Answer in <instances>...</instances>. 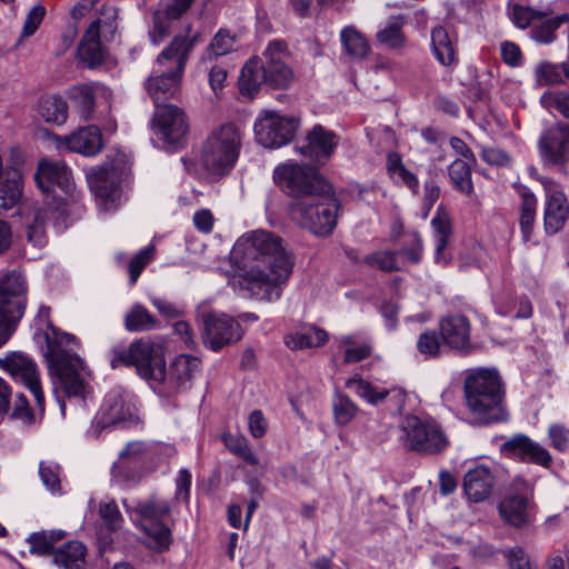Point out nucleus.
<instances>
[{"instance_id":"1","label":"nucleus","mask_w":569,"mask_h":569,"mask_svg":"<svg viewBox=\"0 0 569 569\" xmlns=\"http://www.w3.org/2000/svg\"><path fill=\"white\" fill-rule=\"evenodd\" d=\"M231 288L246 298L274 302L293 269V257L282 240L264 230H253L238 238L230 253Z\"/></svg>"},{"instance_id":"2","label":"nucleus","mask_w":569,"mask_h":569,"mask_svg":"<svg viewBox=\"0 0 569 569\" xmlns=\"http://www.w3.org/2000/svg\"><path fill=\"white\" fill-rule=\"evenodd\" d=\"M110 363L112 368L134 366L140 377L154 382L167 380L176 390L189 388L201 368L199 358L179 355L167 375L162 346L142 339L134 341L127 349L114 351Z\"/></svg>"},{"instance_id":"3","label":"nucleus","mask_w":569,"mask_h":569,"mask_svg":"<svg viewBox=\"0 0 569 569\" xmlns=\"http://www.w3.org/2000/svg\"><path fill=\"white\" fill-rule=\"evenodd\" d=\"M199 40L200 32L187 24L158 54L146 82V89L156 106H161V101L174 97L179 90L187 61Z\"/></svg>"},{"instance_id":"4","label":"nucleus","mask_w":569,"mask_h":569,"mask_svg":"<svg viewBox=\"0 0 569 569\" xmlns=\"http://www.w3.org/2000/svg\"><path fill=\"white\" fill-rule=\"evenodd\" d=\"M466 406L476 423L487 425L507 418L505 391L496 370L475 369L463 383Z\"/></svg>"},{"instance_id":"5","label":"nucleus","mask_w":569,"mask_h":569,"mask_svg":"<svg viewBox=\"0 0 569 569\" xmlns=\"http://www.w3.org/2000/svg\"><path fill=\"white\" fill-rule=\"evenodd\" d=\"M287 46L281 40L268 43L262 58L250 59L242 68L239 78L240 92L253 97L262 83L273 89L288 88L293 72L286 62Z\"/></svg>"},{"instance_id":"6","label":"nucleus","mask_w":569,"mask_h":569,"mask_svg":"<svg viewBox=\"0 0 569 569\" xmlns=\"http://www.w3.org/2000/svg\"><path fill=\"white\" fill-rule=\"evenodd\" d=\"M339 207L340 202L331 186L328 193L292 200L289 214L292 221L312 233L328 236L336 228Z\"/></svg>"},{"instance_id":"7","label":"nucleus","mask_w":569,"mask_h":569,"mask_svg":"<svg viewBox=\"0 0 569 569\" xmlns=\"http://www.w3.org/2000/svg\"><path fill=\"white\" fill-rule=\"evenodd\" d=\"M241 149L240 130L232 123L214 128L203 141L199 163L213 176H221L236 164Z\"/></svg>"},{"instance_id":"8","label":"nucleus","mask_w":569,"mask_h":569,"mask_svg":"<svg viewBox=\"0 0 569 569\" xmlns=\"http://www.w3.org/2000/svg\"><path fill=\"white\" fill-rule=\"evenodd\" d=\"M28 295L26 276L19 270H0V348L21 320Z\"/></svg>"},{"instance_id":"9","label":"nucleus","mask_w":569,"mask_h":569,"mask_svg":"<svg viewBox=\"0 0 569 569\" xmlns=\"http://www.w3.org/2000/svg\"><path fill=\"white\" fill-rule=\"evenodd\" d=\"M118 20L119 10L112 6H104L88 26L78 46V58L88 68H96L104 61L106 43L114 39Z\"/></svg>"},{"instance_id":"10","label":"nucleus","mask_w":569,"mask_h":569,"mask_svg":"<svg viewBox=\"0 0 569 569\" xmlns=\"http://www.w3.org/2000/svg\"><path fill=\"white\" fill-rule=\"evenodd\" d=\"M46 357L50 369L57 376L60 386L68 397L84 398L87 383L84 380L86 367L76 353L61 347L59 338L47 336Z\"/></svg>"},{"instance_id":"11","label":"nucleus","mask_w":569,"mask_h":569,"mask_svg":"<svg viewBox=\"0 0 569 569\" xmlns=\"http://www.w3.org/2000/svg\"><path fill=\"white\" fill-rule=\"evenodd\" d=\"M274 181L295 199L328 193L331 184L312 167L284 163L276 168Z\"/></svg>"},{"instance_id":"12","label":"nucleus","mask_w":569,"mask_h":569,"mask_svg":"<svg viewBox=\"0 0 569 569\" xmlns=\"http://www.w3.org/2000/svg\"><path fill=\"white\" fill-rule=\"evenodd\" d=\"M401 439L410 450L421 453H438L449 446L442 428L433 420L407 416L401 422Z\"/></svg>"},{"instance_id":"13","label":"nucleus","mask_w":569,"mask_h":569,"mask_svg":"<svg viewBox=\"0 0 569 569\" xmlns=\"http://www.w3.org/2000/svg\"><path fill=\"white\" fill-rule=\"evenodd\" d=\"M299 120L270 110H263L254 121L256 140L264 148L277 149L288 144L297 133Z\"/></svg>"},{"instance_id":"14","label":"nucleus","mask_w":569,"mask_h":569,"mask_svg":"<svg viewBox=\"0 0 569 569\" xmlns=\"http://www.w3.org/2000/svg\"><path fill=\"white\" fill-rule=\"evenodd\" d=\"M203 345L212 351L236 343L242 337L239 322L227 313L208 311L199 315Z\"/></svg>"},{"instance_id":"15","label":"nucleus","mask_w":569,"mask_h":569,"mask_svg":"<svg viewBox=\"0 0 569 569\" xmlns=\"http://www.w3.org/2000/svg\"><path fill=\"white\" fill-rule=\"evenodd\" d=\"M134 511L144 521L151 525H142L143 531L150 536L158 549H167L171 542L170 529L162 522L163 517L170 512L169 502L157 497H150L137 503Z\"/></svg>"},{"instance_id":"16","label":"nucleus","mask_w":569,"mask_h":569,"mask_svg":"<svg viewBox=\"0 0 569 569\" xmlns=\"http://www.w3.org/2000/svg\"><path fill=\"white\" fill-rule=\"evenodd\" d=\"M154 133L167 144H177L188 132L184 112L174 104L156 106L152 118Z\"/></svg>"},{"instance_id":"17","label":"nucleus","mask_w":569,"mask_h":569,"mask_svg":"<svg viewBox=\"0 0 569 569\" xmlns=\"http://www.w3.org/2000/svg\"><path fill=\"white\" fill-rule=\"evenodd\" d=\"M0 368L10 373L13 379L20 380L33 395L39 408L43 410L44 397L40 385L39 371L32 359L22 353L13 352L0 359Z\"/></svg>"},{"instance_id":"18","label":"nucleus","mask_w":569,"mask_h":569,"mask_svg":"<svg viewBox=\"0 0 569 569\" xmlns=\"http://www.w3.org/2000/svg\"><path fill=\"white\" fill-rule=\"evenodd\" d=\"M130 415V407L123 399L122 390L113 389L106 396L88 432L92 437H98L106 428L124 422Z\"/></svg>"},{"instance_id":"19","label":"nucleus","mask_w":569,"mask_h":569,"mask_svg":"<svg viewBox=\"0 0 569 569\" xmlns=\"http://www.w3.org/2000/svg\"><path fill=\"white\" fill-rule=\"evenodd\" d=\"M36 182L42 192H54L60 189L63 193L72 196L73 182L70 169L59 161L43 159L39 162L34 174Z\"/></svg>"},{"instance_id":"20","label":"nucleus","mask_w":569,"mask_h":569,"mask_svg":"<svg viewBox=\"0 0 569 569\" xmlns=\"http://www.w3.org/2000/svg\"><path fill=\"white\" fill-rule=\"evenodd\" d=\"M194 0H171L159 4L153 13V26L149 38L153 46L160 44L172 29V22L181 18Z\"/></svg>"},{"instance_id":"21","label":"nucleus","mask_w":569,"mask_h":569,"mask_svg":"<svg viewBox=\"0 0 569 569\" xmlns=\"http://www.w3.org/2000/svg\"><path fill=\"white\" fill-rule=\"evenodd\" d=\"M439 328L445 346L462 353H469L472 350L471 325L467 317L462 315L445 317L440 320Z\"/></svg>"},{"instance_id":"22","label":"nucleus","mask_w":569,"mask_h":569,"mask_svg":"<svg viewBox=\"0 0 569 569\" xmlns=\"http://www.w3.org/2000/svg\"><path fill=\"white\" fill-rule=\"evenodd\" d=\"M339 144V137L321 124H316L306 137V144L300 147V152L315 160L326 161L335 153Z\"/></svg>"},{"instance_id":"23","label":"nucleus","mask_w":569,"mask_h":569,"mask_svg":"<svg viewBox=\"0 0 569 569\" xmlns=\"http://www.w3.org/2000/svg\"><path fill=\"white\" fill-rule=\"evenodd\" d=\"M102 134L98 127L87 126L58 139V148L92 157L102 149Z\"/></svg>"},{"instance_id":"24","label":"nucleus","mask_w":569,"mask_h":569,"mask_svg":"<svg viewBox=\"0 0 569 569\" xmlns=\"http://www.w3.org/2000/svg\"><path fill=\"white\" fill-rule=\"evenodd\" d=\"M503 450L522 461L532 462L542 467L551 463V456L547 449L532 441L526 435H516L503 443Z\"/></svg>"},{"instance_id":"25","label":"nucleus","mask_w":569,"mask_h":569,"mask_svg":"<svg viewBox=\"0 0 569 569\" xmlns=\"http://www.w3.org/2000/svg\"><path fill=\"white\" fill-rule=\"evenodd\" d=\"M540 152L545 161L559 163L569 153V126L558 124L540 138Z\"/></svg>"},{"instance_id":"26","label":"nucleus","mask_w":569,"mask_h":569,"mask_svg":"<svg viewBox=\"0 0 569 569\" xmlns=\"http://www.w3.org/2000/svg\"><path fill=\"white\" fill-rule=\"evenodd\" d=\"M88 182L101 209L111 211L118 207L120 200L119 186L109 171L99 170L92 172L88 177Z\"/></svg>"},{"instance_id":"27","label":"nucleus","mask_w":569,"mask_h":569,"mask_svg":"<svg viewBox=\"0 0 569 569\" xmlns=\"http://www.w3.org/2000/svg\"><path fill=\"white\" fill-rule=\"evenodd\" d=\"M496 483L492 471L485 466L470 469L463 478V491L469 500L482 502L487 500Z\"/></svg>"},{"instance_id":"28","label":"nucleus","mask_w":569,"mask_h":569,"mask_svg":"<svg viewBox=\"0 0 569 569\" xmlns=\"http://www.w3.org/2000/svg\"><path fill=\"white\" fill-rule=\"evenodd\" d=\"M569 214V206L563 192L548 190L545 203L543 227L547 233L555 234L563 226Z\"/></svg>"},{"instance_id":"29","label":"nucleus","mask_w":569,"mask_h":569,"mask_svg":"<svg viewBox=\"0 0 569 569\" xmlns=\"http://www.w3.org/2000/svg\"><path fill=\"white\" fill-rule=\"evenodd\" d=\"M529 497L525 493L510 495L499 505L501 518L515 528H525L530 525Z\"/></svg>"},{"instance_id":"30","label":"nucleus","mask_w":569,"mask_h":569,"mask_svg":"<svg viewBox=\"0 0 569 569\" xmlns=\"http://www.w3.org/2000/svg\"><path fill=\"white\" fill-rule=\"evenodd\" d=\"M99 96L107 99L111 96L109 88L99 82L77 84L69 91V98L77 104L79 113L83 119H88L91 116L94 110L96 98Z\"/></svg>"},{"instance_id":"31","label":"nucleus","mask_w":569,"mask_h":569,"mask_svg":"<svg viewBox=\"0 0 569 569\" xmlns=\"http://www.w3.org/2000/svg\"><path fill=\"white\" fill-rule=\"evenodd\" d=\"M346 387L352 390L358 397L362 398L370 405L381 403L389 395H392L397 400L402 403L405 395L401 390L392 389H378L370 382L360 377H352L346 381Z\"/></svg>"},{"instance_id":"32","label":"nucleus","mask_w":569,"mask_h":569,"mask_svg":"<svg viewBox=\"0 0 569 569\" xmlns=\"http://www.w3.org/2000/svg\"><path fill=\"white\" fill-rule=\"evenodd\" d=\"M147 472L132 461L120 458L111 467V482L122 489H130L141 482Z\"/></svg>"},{"instance_id":"33","label":"nucleus","mask_w":569,"mask_h":569,"mask_svg":"<svg viewBox=\"0 0 569 569\" xmlns=\"http://www.w3.org/2000/svg\"><path fill=\"white\" fill-rule=\"evenodd\" d=\"M86 551L79 541L66 542L53 552V562L63 569H84Z\"/></svg>"},{"instance_id":"34","label":"nucleus","mask_w":569,"mask_h":569,"mask_svg":"<svg viewBox=\"0 0 569 569\" xmlns=\"http://www.w3.org/2000/svg\"><path fill=\"white\" fill-rule=\"evenodd\" d=\"M387 172L396 183L407 187L413 194L419 193V180L415 173L405 167L399 153H388Z\"/></svg>"},{"instance_id":"35","label":"nucleus","mask_w":569,"mask_h":569,"mask_svg":"<svg viewBox=\"0 0 569 569\" xmlns=\"http://www.w3.org/2000/svg\"><path fill=\"white\" fill-rule=\"evenodd\" d=\"M431 46L436 59L442 66L456 63V51L449 32L442 26H438L431 31Z\"/></svg>"},{"instance_id":"36","label":"nucleus","mask_w":569,"mask_h":569,"mask_svg":"<svg viewBox=\"0 0 569 569\" xmlns=\"http://www.w3.org/2000/svg\"><path fill=\"white\" fill-rule=\"evenodd\" d=\"M340 42L345 53L352 59L361 60L366 58L370 51L367 39L353 26L345 27L340 31Z\"/></svg>"},{"instance_id":"37","label":"nucleus","mask_w":569,"mask_h":569,"mask_svg":"<svg viewBox=\"0 0 569 569\" xmlns=\"http://www.w3.org/2000/svg\"><path fill=\"white\" fill-rule=\"evenodd\" d=\"M431 226L435 234V261L440 264H447L450 261V257L445 253L448 238L451 233L449 218L446 214L437 212L431 220Z\"/></svg>"},{"instance_id":"38","label":"nucleus","mask_w":569,"mask_h":569,"mask_svg":"<svg viewBox=\"0 0 569 569\" xmlns=\"http://www.w3.org/2000/svg\"><path fill=\"white\" fill-rule=\"evenodd\" d=\"M327 340V332L316 327L290 333L284 338L287 347L293 350L319 347L326 343Z\"/></svg>"},{"instance_id":"39","label":"nucleus","mask_w":569,"mask_h":569,"mask_svg":"<svg viewBox=\"0 0 569 569\" xmlns=\"http://www.w3.org/2000/svg\"><path fill=\"white\" fill-rule=\"evenodd\" d=\"M448 171L450 180L458 191L466 194L472 193L473 183L469 160L456 159L450 163Z\"/></svg>"},{"instance_id":"40","label":"nucleus","mask_w":569,"mask_h":569,"mask_svg":"<svg viewBox=\"0 0 569 569\" xmlns=\"http://www.w3.org/2000/svg\"><path fill=\"white\" fill-rule=\"evenodd\" d=\"M38 112L46 122L61 124L67 120V102L58 97H48L39 102Z\"/></svg>"},{"instance_id":"41","label":"nucleus","mask_w":569,"mask_h":569,"mask_svg":"<svg viewBox=\"0 0 569 569\" xmlns=\"http://www.w3.org/2000/svg\"><path fill=\"white\" fill-rule=\"evenodd\" d=\"M64 537L61 530L34 532L29 536L30 552L38 556H49L53 552L54 543Z\"/></svg>"},{"instance_id":"42","label":"nucleus","mask_w":569,"mask_h":569,"mask_svg":"<svg viewBox=\"0 0 569 569\" xmlns=\"http://www.w3.org/2000/svg\"><path fill=\"white\" fill-rule=\"evenodd\" d=\"M537 199L531 192L522 193V202L520 208L519 224L522 234V240L528 242L531 239L535 217H536Z\"/></svg>"},{"instance_id":"43","label":"nucleus","mask_w":569,"mask_h":569,"mask_svg":"<svg viewBox=\"0 0 569 569\" xmlns=\"http://www.w3.org/2000/svg\"><path fill=\"white\" fill-rule=\"evenodd\" d=\"M157 323L154 317L141 305H134L124 317V328L129 332L152 329Z\"/></svg>"},{"instance_id":"44","label":"nucleus","mask_w":569,"mask_h":569,"mask_svg":"<svg viewBox=\"0 0 569 569\" xmlns=\"http://www.w3.org/2000/svg\"><path fill=\"white\" fill-rule=\"evenodd\" d=\"M234 46L236 38L228 30L220 29L204 51L202 60L206 62L228 54L234 49Z\"/></svg>"},{"instance_id":"45","label":"nucleus","mask_w":569,"mask_h":569,"mask_svg":"<svg viewBox=\"0 0 569 569\" xmlns=\"http://www.w3.org/2000/svg\"><path fill=\"white\" fill-rule=\"evenodd\" d=\"M445 348L441 335L435 330H426L417 340V350L427 359L438 358Z\"/></svg>"},{"instance_id":"46","label":"nucleus","mask_w":569,"mask_h":569,"mask_svg":"<svg viewBox=\"0 0 569 569\" xmlns=\"http://www.w3.org/2000/svg\"><path fill=\"white\" fill-rule=\"evenodd\" d=\"M332 412L335 422L338 426H346L356 417L358 407L348 396L337 393L332 401Z\"/></svg>"},{"instance_id":"47","label":"nucleus","mask_w":569,"mask_h":569,"mask_svg":"<svg viewBox=\"0 0 569 569\" xmlns=\"http://www.w3.org/2000/svg\"><path fill=\"white\" fill-rule=\"evenodd\" d=\"M535 78L538 86H552L563 83V72L560 64L541 61L535 68Z\"/></svg>"},{"instance_id":"48","label":"nucleus","mask_w":569,"mask_h":569,"mask_svg":"<svg viewBox=\"0 0 569 569\" xmlns=\"http://www.w3.org/2000/svg\"><path fill=\"white\" fill-rule=\"evenodd\" d=\"M154 246L150 244L143 249H141L129 262L128 272H129V282L133 286L141 272L146 268V266L153 259L154 254Z\"/></svg>"},{"instance_id":"49","label":"nucleus","mask_w":569,"mask_h":569,"mask_svg":"<svg viewBox=\"0 0 569 569\" xmlns=\"http://www.w3.org/2000/svg\"><path fill=\"white\" fill-rule=\"evenodd\" d=\"M569 20L568 14H561L555 18L545 20L539 27L532 30V38L537 42L550 43L555 40V31L559 26Z\"/></svg>"},{"instance_id":"50","label":"nucleus","mask_w":569,"mask_h":569,"mask_svg":"<svg viewBox=\"0 0 569 569\" xmlns=\"http://www.w3.org/2000/svg\"><path fill=\"white\" fill-rule=\"evenodd\" d=\"M377 40L391 49L400 48L405 41L401 23L398 19L392 20L388 26L377 32Z\"/></svg>"},{"instance_id":"51","label":"nucleus","mask_w":569,"mask_h":569,"mask_svg":"<svg viewBox=\"0 0 569 569\" xmlns=\"http://www.w3.org/2000/svg\"><path fill=\"white\" fill-rule=\"evenodd\" d=\"M397 251H376L367 256L363 261L370 267H377L382 271L390 272L400 269L397 263Z\"/></svg>"},{"instance_id":"52","label":"nucleus","mask_w":569,"mask_h":569,"mask_svg":"<svg viewBox=\"0 0 569 569\" xmlns=\"http://www.w3.org/2000/svg\"><path fill=\"white\" fill-rule=\"evenodd\" d=\"M509 17L518 28L525 29L529 27L532 21L542 19L545 13L530 7L513 4L510 8Z\"/></svg>"},{"instance_id":"53","label":"nucleus","mask_w":569,"mask_h":569,"mask_svg":"<svg viewBox=\"0 0 569 569\" xmlns=\"http://www.w3.org/2000/svg\"><path fill=\"white\" fill-rule=\"evenodd\" d=\"M44 211H37L34 220L27 228L28 241L37 248H43L47 244V236L44 231Z\"/></svg>"},{"instance_id":"54","label":"nucleus","mask_w":569,"mask_h":569,"mask_svg":"<svg viewBox=\"0 0 569 569\" xmlns=\"http://www.w3.org/2000/svg\"><path fill=\"white\" fill-rule=\"evenodd\" d=\"M397 252L398 254H402L410 263L418 264L423 253V244L420 234L417 231L409 233L407 243Z\"/></svg>"},{"instance_id":"55","label":"nucleus","mask_w":569,"mask_h":569,"mask_svg":"<svg viewBox=\"0 0 569 569\" xmlns=\"http://www.w3.org/2000/svg\"><path fill=\"white\" fill-rule=\"evenodd\" d=\"M39 475L42 483L51 492H60V467L54 462H40Z\"/></svg>"},{"instance_id":"56","label":"nucleus","mask_w":569,"mask_h":569,"mask_svg":"<svg viewBox=\"0 0 569 569\" xmlns=\"http://www.w3.org/2000/svg\"><path fill=\"white\" fill-rule=\"evenodd\" d=\"M21 198V187L16 180H7L0 188V207L9 210L13 208Z\"/></svg>"},{"instance_id":"57","label":"nucleus","mask_w":569,"mask_h":569,"mask_svg":"<svg viewBox=\"0 0 569 569\" xmlns=\"http://www.w3.org/2000/svg\"><path fill=\"white\" fill-rule=\"evenodd\" d=\"M509 569H532L529 555L523 548L515 546L503 550Z\"/></svg>"},{"instance_id":"58","label":"nucleus","mask_w":569,"mask_h":569,"mask_svg":"<svg viewBox=\"0 0 569 569\" xmlns=\"http://www.w3.org/2000/svg\"><path fill=\"white\" fill-rule=\"evenodd\" d=\"M99 513L103 522L111 529L116 530L120 528L122 523V517L114 501L102 502L99 507Z\"/></svg>"},{"instance_id":"59","label":"nucleus","mask_w":569,"mask_h":569,"mask_svg":"<svg viewBox=\"0 0 569 569\" xmlns=\"http://www.w3.org/2000/svg\"><path fill=\"white\" fill-rule=\"evenodd\" d=\"M548 436L551 445L559 451H565L569 447V429L562 425L552 423L548 429Z\"/></svg>"},{"instance_id":"60","label":"nucleus","mask_w":569,"mask_h":569,"mask_svg":"<svg viewBox=\"0 0 569 569\" xmlns=\"http://www.w3.org/2000/svg\"><path fill=\"white\" fill-rule=\"evenodd\" d=\"M541 102L546 107H550L551 104L567 119H569V93L558 92V93H545L541 97Z\"/></svg>"},{"instance_id":"61","label":"nucleus","mask_w":569,"mask_h":569,"mask_svg":"<svg viewBox=\"0 0 569 569\" xmlns=\"http://www.w3.org/2000/svg\"><path fill=\"white\" fill-rule=\"evenodd\" d=\"M481 159L490 166H507L510 161L509 154L499 148L481 146Z\"/></svg>"},{"instance_id":"62","label":"nucleus","mask_w":569,"mask_h":569,"mask_svg":"<svg viewBox=\"0 0 569 569\" xmlns=\"http://www.w3.org/2000/svg\"><path fill=\"white\" fill-rule=\"evenodd\" d=\"M44 12L46 11L42 6H34L28 12L22 29L23 37H30L37 31L38 27L40 26L44 17Z\"/></svg>"},{"instance_id":"63","label":"nucleus","mask_w":569,"mask_h":569,"mask_svg":"<svg viewBox=\"0 0 569 569\" xmlns=\"http://www.w3.org/2000/svg\"><path fill=\"white\" fill-rule=\"evenodd\" d=\"M11 418L21 420L23 423H31L33 421V415L29 408L28 400L21 393L16 397Z\"/></svg>"},{"instance_id":"64","label":"nucleus","mask_w":569,"mask_h":569,"mask_svg":"<svg viewBox=\"0 0 569 569\" xmlns=\"http://www.w3.org/2000/svg\"><path fill=\"white\" fill-rule=\"evenodd\" d=\"M148 452V447L142 441H131L124 449L121 450L119 458L121 460L132 461L137 463V460L144 457Z\"/></svg>"}]
</instances>
